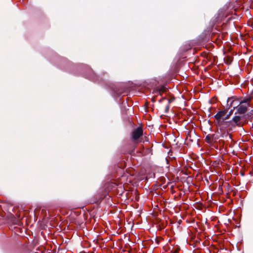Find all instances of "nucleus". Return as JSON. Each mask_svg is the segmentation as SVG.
<instances>
[{
    "label": "nucleus",
    "mask_w": 253,
    "mask_h": 253,
    "mask_svg": "<svg viewBox=\"0 0 253 253\" xmlns=\"http://www.w3.org/2000/svg\"><path fill=\"white\" fill-rule=\"evenodd\" d=\"M242 100V99L236 96L229 97L227 101V107L228 109H231L233 110L235 109H237L240 104L243 103Z\"/></svg>",
    "instance_id": "1"
},
{
    "label": "nucleus",
    "mask_w": 253,
    "mask_h": 253,
    "mask_svg": "<svg viewBox=\"0 0 253 253\" xmlns=\"http://www.w3.org/2000/svg\"><path fill=\"white\" fill-rule=\"evenodd\" d=\"M250 99L246 98L242 100L243 103H241L237 109V112L235 114H243L245 113L249 106Z\"/></svg>",
    "instance_id": "2"
},
{
    "label": "nucleus",
    "mask_w": 253,
    "mask_h": 253,
    "mask_svg": "<svg viewBox=\"0 0 253 253\" xmlns=\"http://www.w3.org/2000/svg\"><path fill=\"white\" fill-rule=\"evenodd\" d=\"M143 134V130L141 127H138L132 132V136L134 140H137Z\"/></svg>",
    "instance_id": "3"
},
{
    "label": "nucleus",
    "mask_w": 253,
    "mask_h": 253,
    "mask_svg": "<svg viewBox=\"0 0 253 253\" xmlns=\"http://www.w3.org/2000/svg\"><path fill=\"white\" fill-rule=\"evenodd\" d=\"M226 113L227 110L220 111L214 116V118L216 120H219Z\"/></svg>",
    "instance_id": "4"
},
{
    "label": "nucleus",
    "mask_w": 253,
    "mask_h": 253,
    "mask_svg": "<svg viewBox=\"0 0 253 253\" xmlns=\"http://www.w3.org/2000/svg\"><path fill=\"white\" fill-rule=\"evenodd\" d=\"M240 120L241 117L239 116H236L232 119V121L236 125H238V123L239 122Z\"/></svg>",
    "instance_id": "5"
},
{
    "label": "nucleus",
    "mask_w": 253,
    "mask_h": 253,
    "mask_svg": "<svg viewBox=\"0 0 253 253\" xmlns=\"http://www.w3.org/2000/svg\"><path fill=\"white\" fill-rule=\"evenodd\" d=\"M234 110L231 109L229 111L228 115L225 117V120L228 119L229 117L233 114Z\"/></svg>",
    "instance_id": "6"
}]
</instances>
